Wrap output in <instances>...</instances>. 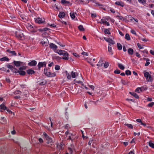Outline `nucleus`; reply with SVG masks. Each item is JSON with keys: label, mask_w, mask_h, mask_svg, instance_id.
<instances>
[{"label": "nucleus", "mask_w": 154, "mask_h": 154, "mask_svg": "<svg viewBox=\"0 0 154 154\" xmlns=\"http://www.w3.org/2000/svg\"><path fill=\"white\" fill-rule=\"evenodd\" d=\"M104 39L105 41L109 42L110 44L114 45L115 44L114 41L110 38H106L105 37H104Z\"/></svg>", "instance_id": "9d476101"}, {"label": "nucleus", "mask_w": 154, "mask_h": 154, "mask_svg": "<svg viewBox=\"0 0 154 154\" xmlns=\"http://www.w3.org/2000/svg\"><path fill=\"white\" fill-rule=\"evenodd\" d=\"M75 90L74 91V92L77 94L80 92L81 89L79 88H78L77 87H75Z\"/></svg>", "instance_id": "5701e85b"}, {"label": "nucleus", "mask_w": 154, "mask_h": 154, "mask_svg": "<svg viewBox=\"0 0 154 154\" xmlns=\"http://www.w3.org/2000/svg\"><path fill=\"white\" fill-rule=\"evenodd\" d=\"M48 40L46 38H45L42 39L40 43L42 45H45V46L48 45Z\"/></svg>", "instance_id": "6e6552de"}, {"label": "nucleus", "mask_w": 154, "mask_h": 154, "mask_svg": "<svg viewBox=\"0 0 154 154\" xmlns=\"http://www.w3.org/2000/svg\"><path fill=\"white\" fill-rule=\"evenodd\" d=\"M26 69L25 67L23 66L22 67L20 68L19 70H17V72L21 75H24L25 74L26 72L25 71H22L23 69Z\"/></svg>", "instance_id": "423d86ee"}, {"label": "nucleus", "mask_w": 154, "mask_h": 154, "mask_svg": "<svg viewBox=\"0 0 154 154\" xmlns=\"http://www.w3.org/2000/svg\"><path fill=\"white\" fill-rule=\"evenodd\" d=\"M56 52L60 55L63 56L62 58V59L66 60H68L69 54L67 52L64 50H58Z\"/></svg>", "instance_id": "f257e3e1"}, {"label": "nucleus", "mask_w": 154, "mask_h": 154, "mask_svg": "<svg viewBox=\"0 0 154 154\" xmlns=\"http://www.w3.org/2000/svg\"><path fill=\"white\" fill-rule=\"evenodd\" d=\"M116 17H118L120 20H122L123 19V17L121 16H117Z\"/></svg>", "instance_id": "603ef678"}, {"label": "nucleus", "mask_w": 154, "mask_h": 154, "mask_svg": "<svg viewBox=\"0 0 154 154\" xmlns=\"http://www.w3.org/2000/svg\"><path fill=\"white\" fill-rule=\"evenodd\" d=\"M108 48L109 52L111 54H112L113 53L112 52V48L110 47L109 46Z\"/></svg>", "instance_id": "473e14b6"}, {"label": "nucleus", "mask_w": 154, "mask_h": 154, "mask_svg": "<svg viewBox=\"0 0 154 154\" xmlns=\"http://www.w3.org/2000/svg\"><path fill=\"white\" fill-rule=\"evenodd\" d=\"M125 125H126L127 127L129 128L132 129L133 128V126L132 125L130 124H125Z\"/></svg>", "instance_id": "72a5a7b5"}, {"label": "nucleus", "mask_w": 154, "mask_h": 154, "mask_svg": "<svg viewBox=\"0 0 154 154\" xmlns=\"http://www.w3.org/2000/svg\"><path fill=\"white\" fill-rule=\"evenodd\" d=\"M137 45L138 47L140 49L143 48V46H142V45L140 44L139 43H138Z\"/></svg>", "instance_id": "79ce46f5"}, {"label": "nucleus", "mask_w": 154, "mask_h": 154, "mask_svg": "<svg viewBox=\"0 0 154 154\" xmlns=\"http://www.w3.org/2000/svg\"><path fill=\"white\" fill-rule=\"evenodd\" d=\"M117 46L119 50H121L122 49V46L120 43H117Z\"/></svg>", "instance_id": "cd10ccee"}, {"label": "nucleus", "mask_w": 154, "mask_h": 154, "mask_svg": "<svg viewBox=\"0 0 154 154\" xmlns=\"http://www.w3.org/2000/svg\"><path fill=\"white\" fill-rule=\"evenodd\" d=\"M35 21L36 22L39 24L45 22V19L44 18H38L36 19Z\"/></svg>", "instance_id": "1a4fd4ad"}, {"label": "nucleus", "mask_w": 154, "mask_h": 154, "mask_svg": "<svg viewBox=\"0 0 154 154\" xmlns=\"http://www.w3.org/2000/svg\"><path fill=\"white\" fill-rule=\"evenodd\" d=\"M72 54L73 55V56H74L75 57H79V55L78 54H77L76 53H72Z\"/></svg>", "instance_id": "09e8293b"}, {"label": "nucleus", "mask_w": 154, "mask_h": 154, "mask_svg": "<svg viewBox=\"0 0 154 154\" xmlns=\"http://www.w3.org/2000/svg\"><path fill=\"white\" fill-rule=\"evenodd\" d=\"M101 21L103 24H105L106 25H107L108 26H109V23L107 22L106 20H104L102 19L101 20Z\"/></svg>", "instance_id": "6ab92c4d"}, {"label": "nucleus", "mask_w": 154, "mask_h": 154, "mask_svg": "<svg viewBox=\"0 0 154 154\" xmlns=\"http://www.w3.org/2000/svg\"><path fill=\"white\" fill-rule=\"evenodd\" d=\"M114 72L116 74H119L120 73V71L119 70L116 69L114 71Z\"/></svg>", "instance_id": "c03bdc74"}, {"label": "nucleus", "mask_w": 154, "mask_h": 154, "mask_svg": "<svg viewBox=\"0 0 154 154\" xmlns=\"http://www.w3.org/2000/svg\"><path fill=\"white\" fill-rule=\"evenodd\" d=\"M43 134L46 140H47L48 143H52V140L51 139L48 135L47 134L44 132L43 133Z\"/></svg>", "instance_id": "0eeeda50"}, {"label": "nucleus", "mask_w": 154, "mask_h": 154, "mask_svg": "<svg viewBox=\"0 0 154 154\" xmlns=\"http://www.w3.org/2000/svg\"><path fill=\"white\" fill-rule=\"evenodd\" d=\"M82 54L83 55H85V56H88V53L87 52H83L82 53Z\"/></svg>", "instance_id": "8fccbe9b"}, {"label": "nucleus", "mask_w": 154, "mask_h": 154, "mask_svg": "<svg viewBox=\"0 0 154 154\" xmlns=\"http://www.w3.org/2000/svg\"><path fill=\"white\" fill-rule=\"evenodd\" d=\"M47 83V82L44 81L39 83V84L41 85H44Z\"/></svg>", "instance_id": "58836bf2"}, {"label": "nucleus", "mask_w": 154, "mask_h": 154, "mask_svg": "<svg viewBox=\"0 0 154 154\" xmlns=\"http://www.w3.org/2000/svg\"><path fill=\"white\" fill-rule=\"evenodd\" d=\"M50 47L54 50H55L57 48V46L53 43H51L50 45Z\"/></svg>", "instance_id": "4468645a"}, {"label": "nucleus", "mask_w": 154, "mask_h": 154, "mask_svg": "<svg viewBox=\"0 0 154 154\" xmlns=\"http://www.w3.org/2000/svg\"><path fill=\"white\" fill-rule=\"evenodd\" d=\"M78 28L80 30L82 31H84L85 30L83 28V26L80 25L78 26Z\"/></svg>", "instance_id": "a878e982"}, {"label": "nucleus", "mask_w": 154, "mask_h": 154, "mask_svg": "<svg viewBox=\"0 0 154 154\" xmlns=\"http://www.w3.org/2000/svg\"><path fill=\"white\" fill-rule=\"evenodd\" d=\"M128 52L130 54H133V51L132 48H130L128 50Z\"/></svg>", "instance_id": "bb28decb"}, {"label": "nucleus", "mask_w": 154, "mask_h": 154, "mask_svg": "<svg viewBox=\"0 0 154 154\" xmlns=\"http://www.w3.org/2000/svg\"><path fill=\"white\" fill-rule=\"evenodd\" d=\"M136 121L137 122L139 123H141L142 122L141 120L140 119H138L136 120Z\"/></svg>", "instance_id": "69168bd1"}, {"label": "nucleus", "mask_w": 154, "mask_h": 154, "mask_svg": "<svg viewBox=\"0 0 154 154\" xmlns=\"http://www.w3.org/2000/svg\"><path fill=\"white\" fill-rule=\"evenodd\" d=\"M144 76L146 78L147 82H151L152 80L153 79L148 72H144Z\"/></svg>", "instance_id": "20e7f679"}, {"label": "nucleus", "mask_w": 154, "mask_h": 154, "mask_svg": "<svg viewBox=\"0 0 154 154\" xmlns=\"http://www.w3.org/2000/svg\"><path fill=\"white\" fill-rule=\"evenodd\" d=\"M5 80H6V81L8 82L9 83L10 82V79H9L8 78H6Z\"/></svg>", "instance_id": "e2e57ef3"}, {"label": "nucleus", "mask_w": 154, "mask_h": 154, "mask_svg": "<svg viewBox=\"0 0 154 154\" xmlns=\"http://www.w3.org/2000/svg\"><path fill=\"white\" fill-rule=\"evenodd\" d=\"M44 72L45 74L48 77H53L56 75V74L55 73H51L48 71L47 69H44Z\"/></svg>", "instance_id": "39448f33"}, {"label": "nucleus", "mask_w": 154, "mask_h": 154, "mask_svg": "<svg viewBox=\"0 0 154 154\" xmlns=\"http://www.w3.org/2000/svg\"><path fill=\"white\" fill-rule=\"evenodd\" d=\"M140 91H141V88H138L136 89L135 91L139 93Z\"/></svg>", "instance_id": "3c124183"}, {"label": "nucleus", "mask_w": 154, "mask_h": 154, "mask_svg": "<svg viewBox=\"0 0 154 154\" xmlns=\"http://www.w3.org/2000/svg\"><path fill=\"white\" fill-rule=\"evenodd\" d=\"M21 18L23 20H26L27 17L23 16V17H21Z\"/></svg>", "instance_id": "338daca9"}, {"label": "nucleus", "mask_w": 154, "mask_h": 154, "mask_svg": "<svg viewBox=\"0 0 154 154\" xmlns=\"http://www.w3.org/2000/svg\"><path fill=\"white\" fill-rule=\"evenodd\" d=\"M122 84L124 85H126L127 84L125 80H122Z\"/></svg>", "instance_id": "680f3d73"}, {"label": "nucleus", "mask_w": 154, "mask_h": 154, "mask_svg": "<svg viewBox=\"0 0 154 154\" xmlns=\"http://www.w3.org/2000/svg\"><path fill=\"white\" fill-rule=\"evenodd\" d=\"M27 72L29 74H32L34 73V71L31 69L27 70Z\"/></svg>", "instance_id": "4be33fe9"}, {"label": "nucleus", "mask_w": 154, "mask_h": 154, "mask_svg": "<svg viewBox=\"0 0 154 154\" xmlns=\"http://www.w3.org/2000/svg\"><path fill=\"white\" fill-rule=\"evenodd\" d=\"M7 108L3 104H2L0 106V109L5 110L7 109Z\"/></svg>", "instance_id": "412c9836"}, {"label": "nucleus", "mask_w": 154, "mask_h": 154, "mask_svg": "<svg viewBox=\"0 0 154 154\" xmlns=\"http://www.w3.org/2000/svg\"><path fill=\"white\" fill-rule=\"evenodd\" d=\"M14 64L16 66H19L20 65L22 64L23 63L20 61H14L13 62Z\"/></svg>", "instance_id": "ddd939ff"}, {"label": "nucleus", "mask_w": 154, "mask_h": 154, "mask_svg": "<svg viewBox=\"0 0 154 154\" xmlns=\"http://www.w3.org/2000/svg\"><path fill=\"white\" fill-rule=\"evenodd\" d=\"M7 51L9 53L11 54L12 55H16V53L14 51H11L8 49L7 50Z\"/></svg>", "instance_id": "a211bd4d"}, {"label": "nucleus", "mask_w": 154, "mask_h": 154, "mask_svg": "<svg viewBox=\"0 0 154 154\" xmlns=\"http://www.w3.org/2000/svg\"><path fill=\"white\" fill-rule=\"evenodd\" d=\"M109 66V63L108 62H105L104 64V66L105 68H107Z\"/></svg>", "instance_id": "de8ad7c7"}, {"label": "nucleus", "mask_w": 154, "mask_h": 154, "mask_svg": "<svg viewBox=\"0 0 154 154\" xmlns=\"http://www.w3.org/2000/svg\"><path fill=\"white\" fill-rule=\"evenodd\" d=\"M149 145L150 147L154 149V144L151 141H149Z\"/></svg>", "instance_id": "c85d7f7f"}, {"label": "nucleus", "mask_w": 154, "mask_h": 154, "mask_svg": "<svg viewBox=\"0 0 154 154\" xmlns=\"http://www.w3.org/2000/svg\"><path fill=\"white\" fill-rule=\"evenodd\" d=\"M138 1L142 4H143L145 2V0H138Z\"/></svg>", "instance_id": "4d7b16f0"}, {"label": "nucleus", "mask_w": 154, "mask_h": 154, "mask_svg": "<svg viewBox=\"0 0 154 154\" xmlns=\"http://www.w3.org/2000/svg\"><path fill=\"white\" fill-rule=\"evenodd\" d=\"M55 69L56 70H59L60 69V67L59 65H56L55 66Z\"/></svg>", "instance_id": "a18cd8bd"}, {"label": "nucleus", "mask_w": 154, "mask_h": 154, "mask_svg": "<svg viewBox=\"0 0 154 154\" xmlns=\"http://www.w3.org/2000/svg\"><path fill=\"white\" fill-rule=\"evenodd\" d=\"M91 16L92 18L95 17L96 16V14H91Z\"/></svg>", "instance_id": "bf43d9fd"}, {"label": "nucleus", "mask_w": 154, "mask_h": 154, "mask_svg": "<svg viewBox=\"0 0 154 154\" xmlns=\"http://www.w3.org/2000/svg\"><path fill=\"white\" fill-rule=\"evenodd\" d=\"M131 32L133 34H134L135 35H136V33L135 32V31L133 30H131Z\"/></svg>", "instance_id": "13d9d810"}, {"label": "nucleus", "mask_w": 154, "mask_h": 154, "mask_svg": "<svg viewBox=\"0 0 154 154\" xmlns=\"http://www.w3.org/2000/svg\"><path fill=\"white\" fill-rule=\"evenodd\" d=\"M136 55L137 57H140V54L136 52Z\"/></svg>", "instance_id": "0e129e2a"}, {"label": "nucleus", "mask_w": 154, "mask_h": 154, "mask_svg": "<svg viewBox=\"0 0 154 154\" xmlns=\"http://www.w3.org/2000/svg\"><path fill=\"white\" fill-rule=\"evenodd\" d=\"M149 59H147V60L146 61V63L145 64V66H148V65H149V64L150 63V62H149Z\"/></svg>", "instance_id": "e433bc0d"}, {"label": "nucleus", "mask_w": 154, "mask_h": 154, "mask_svg": "<svg viewBox=\"0 0 154 154\" xmlns=\"http://www.w3.org/2000/svg\"><path fill=\"white\" fill-rule=\"evenodd\" d=\"M125 73L127 75H131V72L129 70H127L125 71Z\"/></svg>", "instance_id": "4c0bfd02"}, {"label": "nucleus", "mask_w": 154, "mask_h": 154, "mask_svg": "<svg viewBox=\"0 0 154 154\" xmlns=\"http://www.w3.org/2000/svg\"><path fill=\"white\" fill-rule=\"evenodd\" d=\"M48 25H49V26L53 27H55L56 26V25L54 24H50L48 23Z\"/></svg>", "instance_id": "864d4df0"}, {"label": "nucleus", "mask_w": 154, "mask_h": 154, "mask_svg": "<svg viewBox=\"0 0 154 154\" xmlns=\"http://www.w3.org/2000/svg\"><path fill=\"white\" fill-rule=\"evenodd\" d=\"M65 73L66 74L67 78L68 79H70L71 77L72 78H75L78 75L77 72L72 71L71 72L70 74L67 71H65Z\"/></svg>", "instance_id": "f03ea898"}, {"label": "nucleus", "mask_w": 154, "mask_h": 154, "mask_svg": "<svg viewBox=\"0 0 154 154\" xmlns=\"http://www.w3.org/2000/svg\"><path fill=\"white\" fill-rule=\"evenodd\" d=\"M0 60L1 61H8L9 59L7 57H4L0 59Z\"/></svg>", "instance_id": "aec40b11"}, {"label": "nucleus", "mask_w": 154, "mask_h": 154, "mask_svg": "<svg viewBox=\"0 0 154 154\" xmlns=\"http://www.w3.org/2000/svg\"><path fill=\"white\" fill-rule=\"evenodd\" d=\"M28 29H31V30H32V29L33 28V26L31 25H29L28 26Z\"/></svg>", "instance_id": "5fc2aeb1"}, {"label": "nucleus", "mask_w": 154, "mask_h": 154, "mask_svg": "<svg viewBox=\"0 0 154 154\" xmlns=\"http://www.w3.org/2000/svg\"><path fill=\"white\" fill-rule=\"evenodd\" d=\"M65 15V13L63 12H61L59 13L58 17L60 18H63Z\"/></svg>", "instance_id": "dca6fc26"}, {"label": "nucleus", "mask_w": 154, "mask_h": 154, "mask_svg": "<svg viewBox=\"0 0 154 154\" xmlns=\"http://www.w3.org/2000/svg\"><path fill=\"white\" fill-rule=\"evenodd\" d=\"M46 65V63L45 62H39L38 65V66L39 69H40L41 67H43L44 66H45Z\"/></svg>", "instance_id": "9b49d317"}, {"label": "nucleus", "mask_w": 154, "mask_h": 154, "mask_svg": "<svg viewBox=\"0 0 154 154\" xmlns=\"http://www.w3.org/2000/svg\"><path fill=\"white\" fill-rule=\"evenodd\" d=\"M7 111L10 114H12V112L10 110H9V109L7 108V109H6Z\"/></svg>", "instance_id": "6e6d98bb"}, {"label": "nucleus", "mask_w": 154, "mask_h": 154, "mask_svg": "<svg viewBox=\"0 0 154 154\" xmlns=\"http://www.w3.org/2000/svg\"><path fill=\"white\" fill-rule=\"evenodd\" d=\"M70 16L72 19H74L75 18V16L74 13H70Z\"/></svg>", "instance_id": "f704fd0d"}, {"label": "nucleus", "mask_w": 154, "mask_h": 154, "mask_svg": "<svg viewBox=\"0 0 154 154\" xmlns=\"http://www.w3.org/2000/svg\"><path fill=\"white\" fill-rule=\"evenodd\" d=\"M104 32L105 34H110L109 30V29H105Z\"/></svg>", "instance_id": "7c9ffc66"}, {"label": "nucleus", "mask_w": 154, "mask_h": 154, "mask_svg": "<svg viewBox=\"0 0 154 154\" xmlns=\"http://www.w3.org/2000/svg\"><path fill=\"white\" fill-rule=\"evenodd\" d=\"M150 53H151V54L152 55H154V51H153L152 50H150Z\"/></svg>", "instance_id": "052dcab7"}, {"label": "nucleus", "mask_w": 154, "mask_h": 154, "mask_svg": "<svg viewBox=\"0 0 154 154\" xmlns=\"http://www.w3.org/2000/svg\"><path fill=\"white\" fill-rule=\"evenodd\" d=\"M154 105V102H151L148 105V106L149 107H152Z\"/></svg>", "instance_id": "49530a36"}, {"label": "nucleus", "mask_w": 154, "mask_h": 154, "mask_svg": "<svg viewBox=\"0 0 154 154\" xmlns=\"http://www.w3.org/2000/svg\"><path fill=\"white\" fill-rule=\"evenodd\" d=\"M23 31L22 30H19L16 32V36L19 39L23 40L24 38V35L23 33Z\"/></svg>", "instance_id": "7ed1b4c3"}, {"label": "nucleus", "mask_w": 154, "mask_h": 154, "mask_svg": "<svg viewBox=\"0 0 154 154\" xmlns=\"http://www.w3.org/2000/svg\"><path fill=\"white\" fill-rule=\"evenodd\" d=\"M49 29L48 28H45L42 29H40V31H47V30Z\"/></svg>", "instance_id": "a19ab883"}, {"label": "nucleus", "mask_w": 154, "mask_h": 154, "mask_svg": "<svg viewBox=\"0 0 154 154\" xmlns=\"http://www.w3.org/2000/svg\"><path fill=\"white\" fill-rule=\"evenodd\" d=\"M61 3L63 4H69V2L66 0H62L61 1Z\"/></svg>", "instance_id": "c9c22d12"}, {"label": "nucleus", "mask_w": 154, "mask_h": 154, "mask_svg": "<svg viewBox=\"0 0 154 154\" xmlns=\"http://www.w3.org/2000/svg\"><path fill=\"white\" fill-rule=\"evenodd\" d=\"M115 4L117 5H119L122 7H123L124 5V3L121 1H117L115 2Z\"/></svg>", "instance_id": "2eb2a0df"}, {"label": "nucleus", "mask_w": 154, "mask_h": 154, "mask_svg": "<svg viewBox=\"0 0 154 154\" xmlns=\"http://www.w3.org/2000/svg\"><path fill=\"white\" fill-rule=\"evenodd\" d=\"M37 64V62L34 60H32L28 63V65L31 66H35Z\"/></svg>", "instance_id": "f8f14e48"}, {"label": "nucleus", "mask_w": 154, "mask_h": 154, "mask_svg": "<svg viewBox=\"0 0 154 154\" xmlns=\"http://www.w3.org/2000/svg\"><path fill=\"white\" fill-rule=\"evenodd\" d=\"M130 93L133 96H134L136 98H138L139 97L138 95L135 93L134 92H130Z\"/></svg>", "instance_id": "393cba45"}, {"label": "nucleus", "mask_w": 154, "mask_h": 154, "mask_svg": "<svg viewBox=\"0 0 154 154\" xmlns=\"http://www.w3.org/2000/svg\"><path fill=\"white\" fill-rule=\"evenodd\" d=\"M57 148L58 149L60 150L61 149H62L63 148V145L60 144L57 146Z\"/></svg>", "instance_id": "2f4dec72"}, {"label": "nucleus", "mask_w": 154, "mask_h": 154, "mask_svg": "<svg viewBox=\"0 0 154 154\" xmlns=\"http://www.w3.org/2000/svg\"><path fill=\"white\" fill-rule=\"evenodd\" d=\"M7 67L8 68H9L12 70H13V69H15V68L13 67V66L11 65H8L7 66Z\"/></svg>", "instance_id": "ea45409f"}, {"label": "nucleus", "mask_w": 154, "mask_h": 154, "mask_svg": "<svg viewBox=\"0 0 154 154\" xmlns=\"http://www.w3.org/2000/svg\"><path fill=\"white\" fill-rule=\"evenodd\" d=\"M20 93H21L20 91L19 90H17V91H15L14 92V94H20Z\"/></svg>", "instance_id": "37998d69"}, {"label": "nucleus", "mask_w": 154, "mask_h": 154, "mask_svg": "<svg viewBox=\"0 0 154 154\" xmlns=\"http://www.w3.org/2000/svg\"><path fill=\"white\" fill-rule=\"evenodd\" d=\"M103 63V61L102 60H100L99 61L98 64H97V66H98L100 67L102 66Z\"/></svg>", "instance_id": "f3484780"}, {"label": "nucleus", "mask_w": 154, "mask_h": 154, "mask_svg": "<svg viewBox=\"0 0 154 154\" xmlns=\"http://www.w3.org/2000/svg\"><path fill=\"white\" fill-rule=\"evenodd\" d=\"M90 88L92 90H94V86L92 85H90Z\"/></svg>", "instance_id": "774afa93"}, {"label": "nucleus", "mask_w": 154, "mask_h": 154, "mask_svg": "<svg viewBox=\"0 0 154 154\" xmlns=\"http://www.w3.org/2000/svg\"><path fill=\"white\" fill-rule=\"evenodd\" d=\"M118 66L121 69L123 70L125 68L124 66L121 64L118 63Z\"/></svg>", "instance_id": "b1692460"}, {"label": "nucleus", "mask_w": 154, "mask_h": 154, "mask_svg": "<svg viewBox=\"0 0 154 154\" xmlns=\"http://www.w3.org/2000/svg\"><path fill=\"white\" fill-rule=\"evenodd\" d=\"M125 38L128 40H130V37L128 33H126L125 36Z\"/></svg>", "instance_id": "c756f323"}]
</instances>
